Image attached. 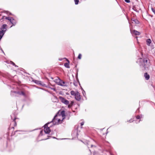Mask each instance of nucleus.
Here are the masks:
<instances>
[{
  "mask_svg": "<svg viewBox=\"0 0 155 155\" xmlns=\"http://www.w3.org/2000/svg\"><path fill=\"white\" fill-rule=\"evenodd\" d=\"M137 62L140 63V66L144 68V69H146V68H147L149 66L148 60L146 58L142 59L141 58H139Z\"/></svg>",
  "mask_w": 155,
  "mask_h": 155,
  "instance_id": "nucleus-1",
  "label": "nucleus"
},
{
  "mask_svg": "<svg viewBox=\"0 0 155 155\" xmlns=\"http://www.w3.org/2000/svg\"><path fill=\"white\" fill-rule=\"evenodd\" d=\"M59 99L61 102L66 105H67L68 107L69 108L71 107L74 103L73 101H71L70 102L69 101L61 96H59Z\"/></svg>",
  "mask_w": 155,
  "mask_h": 155,
  "instance_id": "nucleus-2",
  "label": "nucleus"
},
{
  "mask_svg": "<svg viewBox=\"0 0 155 155\" xmlns=\"http://www.w3.org/2000/svg\"><path fill=\"white\" fill-rule=\"evenodd\" d=\"M60 116H58L57 115H56L53 119L50 122L48 123V124H52L53 125H55L61 123L63 120L62 119L61 120L59 117L56 118V117H59Z\"/></svg>",
  "mask_w": 155,
  "mask_h": 155,
  "instance_id": "nucleus-3",
  "label": "nucleus"
},
{
  "mask_svg": "<svg viewBox=\"0 0 155 155\" xmlns=\"http://www.w3.org/2000/svg\"><path fill=\"white\" fill-rule=\"evenodd\" d=\"M54 81L58 85L62 86H67L64 81L61 80L59 78L55 79Z\"/></svg>",
  "mask_w": 155,
  "mask_h": 155,
  "instance_id": "nucleus-4",
  "label": "nucleus"
},
{
  "mask_svg": "<svg viewBox=\"0 0 155 155\" xmlns=\"http://www.w3.org/2000/svg\"><path fill=\"white\" fill-rule=\"evenodd\" d=\"M7 25L6 24H4L2 25L0 28V35L3 36L5 32L7 30Z\"/></svg>",
  "mask_w": 155,
  "mask_h": 155,
  "instance_id": "nucleus-5",
  "label": "nucleus"
},
{
  "mask_svg": "<svg viewBox=\"0 0 155 155\" xmlns=\"http://www.w3.org/2000/svg\"><path fill=\"white\" fill-rule=\"evenodd\" d=\"M50 124H48V123L44 125V131L47 134H48L51 131L50 127L52 126V125H50Z\"/></svg>",
  "mask_w": 155,
  "mask_h": 155,
  "instance_id": "nucleus-6",
  "label": "nucleus"
},
{
  "mask_svg": "<svg viewBox=\"0 0 155 155\" xmlns=\"http://www.w3.org/2000/svg\"><path fill=\"white\" fill-rule=\"evenodd\" d=\"M71 135L72 136L74 137H77L78 135V127H77L76 129L73 131Z\"/></svg>",
  "mask_w": 155,
  "mask_h": 155,
  "instance_id": "nucleus-7",
  "label": "nucleus"
},
{
  "mask_svg": "<svg viewBox=\"0 0 155 155\" xmlns=\"http://www.w3.org/2000/svg\"><path fill=\"white\" fill-rule=\"evenodd\" d=\"M75 98L76 100L79 101L81 99V97L79 93L78 92H76V94L75 96Z\"/></svg>",
  "mask_w": 155,
  "mask_h": 155,
  "instance_id": "nucleus-8",
  "label": "nucleus"
},
{
  "mask_svg": "<svg viewBox=\"0 0 155 155\" xmlns=\"http://www.w3.org/2000/svg\"><path fill=\"white\" fill-rule=\"evenodd\" d=\"M13 92V93H14L18 94H19V95H23V96L25 97H26V95L25 94V93L23 91H14Z\"/></svg>",
  "mask_w": 155,
  "mask_h": 155,
  "instance_id": "nucleus-9",
  "label": "nucleus"
},
{
  "mask_svg": "<svg viewBox=\"0 0 155 155\" xmlns=\"http://www.w3.org/2000/svg\"><path fill=\"white\" fill-rule=\"evenodd\" d=\"M130 31L131 33L133 35H139L140 34V32L135 30H131V29H130Z\"/></svg>",
  "mask_w": 155,
  "mask_h": 155,
  "instance_id": "nucleus-10",
  "label": "nucleus"
},
{
  "mask_svg": "<svg viewBox=\"0 0 155 155\" xmlns=\"http://www.w3.org/2000/svg\"><path fill=\"white\" fill-rule=\"evenodd\" d=\"M10 21L12 24V25L11 26V27L13 26H15L16 24L17 23L16 20L12 18Z\"/></svg>",
  "mask_w": 155,
  "mask_h": 155,
  "instance_id": "nucleus-11",
  "label": "nucleus"
},
{
  "mask_svg": "<svg viewBox=\"0 0 155 155\" xmlns=\"http://www.w3.org/2000/svg\"><path fill=\"white\" fill-rule=\"evenodd\" d=\"M144 77L146 80H149L150 78V75L147 73H145L144 74Z\"/></svg>",
  "mask_w": 155,
  "mask_h": 155,
  "instance_id": "nucleus-12",
  "label": "nucleus"
},
{
  "mask_svg": "<svg viewBox=\"0 0 155 155\" xmlns=\"http://www.w3.org/2000/svg\"><path fill=\"white\" fill-rule=\"evenodd\" d=\"M65 112L64 111H62L61 112V116L62 117V120L64 118L65 116Z\"/></svg>",
  "mask_w": 155,
  "mask_h": 155,
  "instance_id": "nucleus-13",
  "label": "nucleus"
},
{
  "mask_svg": "<svg viewBox=\"0 0 155 155\" xmlns=\"http://www.w3.org/2000/svg\"><path fill=\"white\" fill-rule=\"evenodd\" d=\"M147 44L148 46H150V44L151 42V41L150 39H148L146 41Z\"/></svg>",
  "mask_w": 155,
  "mask_h": 155,
  "instance_id": "nucleus-14",
  "label": "nucleus"
},
{
  "mask_svg": "<svg viewBox=\"0 0 155 155\" xmlns=\"http://www.w3.org/2000/svg\"><path fill=\"white\" fill-rule=\"evenodd\" d=\"M11 117L12 119L14 121H15V120L16 119V117L15 115L14 114H12L11 115Z\"/></svg>",
  "mask_w": 155,
  "mask_h": 155,
  "instance_id": "nucleus-15",
  "label": "nucleus"
},
{
  "mask_svg": "<svg viewBox=\"0 0 155 155\" xmlns=\"http://www.w3.org/2000/svg\"><path fill=\"white\" fill-rule=\"evenodd\" d=\"M4 18H5V19H7V20H8L9 21H10L11 20L12 18L8 17L3 16L2 19H3V18L4 19Z\"/></svg>",
  "mask_w": 155,
  "mask_h": 155,
  "instance_id": "nucleus-16",
  "label": "nucleus"
},
{
  "mask_svg": "<svg viewBox=\"0 0 155 155\" xmlns=\"http://www.w3.org/2000/svg\"><path fill=\"white\" fill-rule=\"evenodd\" d=\"M132 21L134 22L135 24H138V21L135 19H132Z\"/></svg>",
  "mask_w": 155,
  "mask_h": 155,
  "instance_id": "nucleus-17",
  "label": "nucleus"
},
{
  "mask_svg": "<svg viewBox=\"0 0 155 155\" xmlns=\"http://www.w3.org/2000/svg\"><path fill=\"white\" fill-rule=\"evenodd\" d=\"M64 65L67 68H69V64L68 63H65L64 64Z\"/></svg>",
  "mask_w": 155,
  "mask_h": 155,
  "instance_id": "nucleus-18",
  "label": "nucleus"
},
{
  "mask_svg": "<svg viewBox=\"0 0 155 155\" xmlns=\"http://www.w3.org/2000/svg\"><path fill=\"white\" fill-rule=\"evenodd\" d=\"M71 94L72 95L75 96L76 94V92H75L74 91H72L71 92Z\"/></svg>",
  "mask_w": 155,
  "mask_h": 155,
  "instance_id": "nucleus-19",
  "label": "nucleus"
},
{
  "mask_svg": "<svg viewBox=\"0 0 155 155\" xmlns=\"http://www.w3.org/2000/svg\"><path fill=\"white\" fill-rule=\"evenodd\" d=\"M136 118L138 119H140L142 117V115H137L136 116Z\"/></svg>",
  "mask_w": 155,
  "mask_h": 155,
  "instance_id": "nucleus-20",
  "label": "nucleus"
},
{
  "mask_svg": "<svg viewBox=\"0 0 155 155\" xmlns=\"http://www.w3.org/2000/svg\"><path fill=\"white\" fill-rule=\"evenodd\" d=\"M75 4L76 5H78L79 2V0H74Z\"/></svg>",
  "mask_w": 155,
  "mask_h": 155,
  "instance_id": "nucleus-21",
  "label": "nucleus"
},
{
  "mask_svg": "<svg viewBox=\"0 0 155 155\" xmlns=\"http://www.w3.org/2000/svg\"><path fill=\"white\" fill-rule=\"evenodd\" d=\"M10 63L11 64H12L13 65L15 66V67H18V66L16 65L12 61H11L10 62Z\"/></svg>",
  "mask_w": 155,
  "mask_h": 155,
  "instance_id": "nucleus-22",
  "label": "nucleus"
},
{
  "mask_svg": "<svg viewBox=\"0 0 155 155\" xmlns=\"http://www.w3.org/2000/svg\"><path fill=\"white\" fill-rule=\"evenodd\" d=\"M81 56H82L81 54H79L78 56V58L79 59H81Z\"/></svg>",
  "mask_w": 155,
  "mask_h": 155,
  "instance_id": "nucleus-23",
  "label": "nucleus"
},
{
  "mask_svg": "<svg viewBox=\"0 0 155 155\" xmlns=\"http://www.w3.org/2000/svg\"><path fill=\"white\" fill-rule=\"evenodd\" d=\"M82 94L84 96H85L86 93L85 91L83 89Z\"/></svg>",
  "mask_w": 155,
  "mask_h": 155,
  "instance_id": "nucleus-24",
  "label": "nucleus"
},
{
  "mask_svg": "<svg viewBox=\"0 0 155 155\" xmlns=\"http://www.w3.org/2000/svg\"><path fill=\"white\" fill-rule=\"evenodd\" d=\"M151 10H152V12L155 14V9L154 8H152Z\"/></svg>",
  "mask_w": 155,
  "mask_h": 155,
  "instance_id": "nucleus-25",
  "label": "nucleus"
},
{
  "mask_svg": "<svg viewBox=\"0 0 155 155\" xmlns=\"http://www.w3.org/2000/svg\"><path fill=\"white\" fill-rule=\"evenodd\" d=\"M133 121V120L132 119H130V120H127V122H131Z\"/></svg>",
  "mask_w": 155,
  "mask_h": 155,
  "instance_id": "nucleus-26",
  "label": "nucleus"
},
{
  "mask_svg": "<svg viewBox=\"0 0 155 155\" xmlns=\"http://www.w3.org/2000/svg\"><path fill=\"white\" fill-rule=\"evenodd\" d=\"M85 144H87V145H89V142L88 141H86V142H85V143H84Z\"/></svg>",
  "mask_w": 155,
  "mask_h": 155,
  "instance_id": "nucleus-27",
  "label": "nucleus"
},
{
  "mask_svg": "<svg viewBox=\"0 0 155 155\" xmlns=\"http://www.w3.org/2000/svg\"><path fill=\"white\" fill-rule=\"evenodd\" d=\"M125 0V1L127 3H129L130 2V0Z\"/></svg>",
  "mask_w": 155,
  "mask_h": 155,
  "instance_id": "nucleus-28",
  "label": "nucleus"
},
{
  "mask_svg": "<svg viewBox=\"0 0 155 155\" xmlns=\"http://www.w3.org/2000/svg\"><path fill=\"white\" fill-rule=\"evenodd\" d=\"M84 124V121H83L82 122L81 124V126H82Z\"/></svg>",
  "mask_w": 155,
  "mask_h": 155,
  "instance_id": "nucleus-29",
  "label": "nucleus"
},
{
  "mask_svg": "<svg viewBox=\"0 0 155 155\" xmlns=\"http://www.w3.org/2000/svg\"><path fill=\"white\" fill-rule=\"evenodd\" d=\"M43 133V131L41 130L40 133V135H42V133Z\"/></svg>",
  "mask_w": 155,
  "mask_h": 155,
  "instance_id": "nucleus-30",
  "label": "nucleus"
},
{
  "mask_svg": "<svg viewBox=\"0 0 155 155\" xmlns=\"http://www.w3.org/2000/svg\"><path fill=\"white\" fill-rule=\"evenodd\" d=\"M91 147H96V146L94 145L93 144H91Z\"/></svg>",
  "mask_w": 155,
  "mask_h": 155,
  "instance_id": "nucleus-31",
  "label": "nucleus"
},
{
  "mask_svg": "<svg viewBox=\"0 0 155 155\" xmlns=\"http://www.w3.org/2000/svg\"><path fill=\"white\" fill-rule=\"evenodd\" d=\"M3 35H0V40H1V39H2V37H3Z\"/></svg>",
  "mask_w": 155,
  "mask_h": 155,
  "instance_id": "nucleus-32",
  "label": "nucleus"
},
{
  "mask_svg": "<svg viewBox=\"0 0 155 155\" xmlns=\"http://www.w3.org/2000/svg\"><path fill=\"white\" fill-rule=\"evenodd\" d=\"M51 89L53 90L54 91H55V89L54 88H51Z\"/></svg>",
  "mask_w": 155,
  "mask_h": 155,
  "instance_id": "nucleus-33",
  "label": "nucleus"
},
{
  "mask_svg": "<svg viewBox=\"0 0 155 155\" xmlns=\"http://www.w3.org/2000/svg\"><path fill=\"white\" fill-rule=\"evenodd\" d=\"M62 59H63V58H60L59 59V61H61V60H62Z\"/></svg>",
  "mask_w": 155,
  "mask_h": 155,
  "instance_id": "nucleus-34",
  "label": "nucleus"
},
{
  "mask_svg": "<svg viewBox=\"0 0 155 155\" xmlns=\"http://www.w3.org/2000/svg\"><path fill=\"white\" fill-rule=\"evenodd\" d=\"M110 154L111 155H113V154H112V153L110 152Z\"/></svg>",
  "mask_w": 155,
  "mask_h": 155,
  "instance_id": "nucleus-35",
  "label": "nucleus"
},
{
  "mask_svg": "<svg viewBox=\"0 0 155 155\" xmlns=\"http://www.w3.org/2000/svg\"><path fill=\"white\" fill-rule=\"evenodd\" d=\"M53 138H54V139H57V138H56V137H53Z\"/></svg>",
  "mask_w": 155,
  "mask_h": 155,
  "instance_id": "nucleus-36",
  "label": "nucleus"
},
{
  "mask_svg": "<svg viewBox=\"0 0 155 155\" xmlns=\"http://www.w3.org/2000/svg\"><path fill=\"white\" fill-rule=\"evenodd\" d=\"M92 141H93V142H95V141H94V140H92Z\"/></svg>",
  "mask_w": 155,
  "mask_h": 155,
  "instance_id": "nucleus-37",
  "label": "nucleus"
},
{
  "mask_svg": "<svg viewBox=\"0 0 155 155\" xmlns=\"http://www.w3.org/2000/svg\"><path fill=\"white\" fill-rule=\"evenodd\" d=\"M67 61H68L69 62V61L68 59H67Z\"/></svg>",
  "mask_w": 155,
  "mask_h": 155,
  "instance_id": "nucleus-38",
  "label": "nucleus"
},
{
  "mask_svg": "<svg viewBox=\"0 0 155 155\" xmlns=\"http://www.w3.org/2000/svg\"><path fill=\"white\" fill-rule=\"evenodd\" d=\"M63 59H66V58H64Z\"/></svg>",
  "mask_w": 155,
  "mask_h": 155,
  "instance_id": "nucleus-39",
  "label": "nucleus"
},
{
  "mask_svg": "<svg viewBox=\"0 0 155 155\" xmlns=\"http://www.w3.org/2000/svg\"><path fill=\"white\" fill-rule=\"evenodd\" d=\"M140 120H139L138 122V123H139L140 122Z\"/></svg>",
  "mask_w": 155,
  "mask_h": 155,
  "instance_id": "nucleus-40",
  "label": "nucleus"
},
{
  "mask_svg": "<svg viewBox=\"0 0 155 155\" xmlns=\"http://www.w3.org/2000/svg\"><path fill=\"white\" fill-rule=\"evenodd\" d=\"M48 138H47V139H45V140L48 139Z\"/></svg>",
  "mask_w": 155,
  "mask_h": 155,
  "instance_id": "nucleus-41",
  "label": "nucleus"
}]
</instances>
